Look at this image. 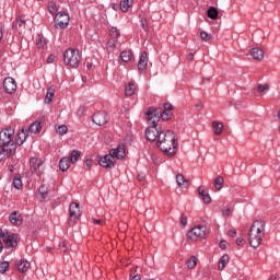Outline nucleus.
<instances>
[{
	"label": "nucleus",
	"instance_id": "obj_46",
	"mask_svg": "<svg viewBox=\"0 0 280 280\" xmlns=\"http://www.w3.org/2000/svg\"><path fill=\"white\" fill-rule=\"evenodd\" d=\"M180 224L184 228L187 226V217L185 214H182Z\"/></svg>",
	"mask_w": 280,
	"mask_h": 280
},
{
	"label": "nucleus",
	"instance_id": "obj_57",
	"mask_svg": "<svg viewBox=\"0 0 280 280\" xmlns=\"http://www.w3.org/2000/svg\"><path fill=\"white\" fill-rule=\"evenodd\" d=\"M84 107H80L77 112V115H84Z\"/></svg>",
	"mask_w": 280,
	"mask_h": 280
},
{
	"label": "nucleus",
	"instance_id": "obj_33",
	"mask_svg": "<svg viewBox=\"0 0 280 280\" xmlns=\"http://www.w3.org/2000/svg\"><path fill=\"white\" fill-rule=\"evenodd\" d=\"M115 47H117V40L116 39H110L107 42V51L110 54L115 51Z\"/></svg>",
	"mask_w": 280,
	"mask_h": 280
},
{
	"label": "nucleus",
	"instance_id": "obj_11",
	"mask_svg": "<svg viewBox=\"0 0 280 280\" xmlns=\"http://www.w3.org/2000/svg\"><path fill=\"white\" fill-rule=\"evenodd\" d=\"M3 89L7 93H14V91H16V81L12 78L4 79Z\"/></svg>",
	"mask_w": 280,
	"mask_h": 280
},
{
	"label": "nucleus",
	"instance_id": "obj_62",
	"mask_svg": "<svg viewBox=\"0 0 280 280\" xmlns=\"http://www.w3.org/2000/svg\"><path fill=\"white\" fill-rule=\"evenodd\" d=\"M132 280H141V277H139V276H133Z\"/></svg>",
	"mask_w": 280,
	"mask_h": 280
},
{
	"label": "nucleus",
	"instance_id": "obj_58",
	"mask_svg": "<svg viewBox=\"0 0 280 280\" xmlns=\"http://www.w3.org/2000/svg\"><path fill=\"white\" fill-rule=\"evenodd\" d=\"M2 38H3V27L0 26V43H1Z\"/></svg>",
	"mask_w": 280,
	"mask_h": 280
},
{
	"label": "nucleus",
	"instance_id": "obj_51",
	"mask_svg": "<svg viewBox=\"0 0 280 280\" xmlns=\"http://www.w3.org/2000/svg\"><path fill=\"white\" fill-rule=\"evenodd\" d=\"M84 164L86 167H93V160L86 159Z\"/></svg>",
	"mask_w": 280,
	"mask_h": 280
},
{
	"label": "nucleus",
	"instance_id": "obj_44",
	"mask_svg": "<svg viewBox=\"0 0 280 280\" xmlns=\"http://www.w3.org/2000/svg\"><path fill=\"white\" fill-rule=\"evenodd\" d=\"M48 10H49L50 14H54L56 12V3L50 2L48 4Z\"/></svg>",
	"mask_w": 280,
	"mask_h": 280
},
{
	"label": "nucleus",
	"instance_id": "obj_21",
	"mask_svg": "<svg viewBox=\"0 0 280 280\" xmlns=\"http://www.w3.org/2000/svg\"><path fill=\"white\" fill-rule=\"evenodd\" d=\"M36 47L37 49H45V47H47V40L45 39V37L40 35L36 37Z\"/></svg>",
	"mask_w": 280,
	"mask_h": 280
},
{
	"label": "nucleus",
	"instance_id": "obj_56",
	"mask_svg": "<svg viewBox=\"0 0 280 280\" xmlns=\"http://www.w3.org/2000/svg\"><path fill=\"white\" fill-rule=\"evenodd\" d=\"M220 248H222V249L226 248V241L220 242Z\"/></svg>",
	"mask_w": 280,
	"mask_h": 280
},
{
	"label": "nucleus",
	"instance_id": "obj_55",
	"mask_svg": "<svg viewBox=\"0 0 280 280\" xmlns=\"http://www.w3.org/2000/svg\"><path fill=\"white\" fill-rule=\"evenodd\" d=\"M5 235H10V233H4L3 230L0 229V237L5 240Z\"/></svg>",
	"mask_w": 280,
	"mask_h": 280
},
{
	"label": "nucleus",
	"instance_id": "obj_5",
	"mask_svg": "<svg viewBox=\"0 0 280 280\" xmlns=\"http://www.w3.org/2000/svg\"><path fill=\"white\" fill-rule=\"evenodd\" d=\"M147 119H148V122L150 124V126L145 130V137L148 141H156V139L159 141V135H161V132H159V129L156 128V124H159L160 121L158 109L155 110L149 109L147 112Z\"/></svg>",
	"mask_w": 280,
	"mask_h": 280
},
{
	"label": "nucleus",
	"instance_id": "obj_37",
	"mask_svg": "<svg viewBox=\"0 0 280 280\" xmlns=\"http://www.w3.org/2000/svg\"><path fill=\"white\" fill-rule=\"evenodd\" d=\"M176 183L178 187H185V183H187V180H185V177L183 175H177Z\"/></svg>",
	"mask_w": 280,
	"mask_h": 280
},
{
	"label": "nucleus",
	"instance_id": "obj_43",
	"mask_svg": "<svg viewBox=\"0 0 280 280\" xmlns=\"http://www.w3.org/2000/svg\"><path fill=\"white\" fill-rule=\"evenodd\" d=\"M202 200L206 205H210L211 202V196L209 195V192H206L205 196L202 197Z\"/></svg>",
	"mask_w": 280,
	"mask_h": 280
},
{
	"label": "nucleus",
	"instance_id": "obj_13",
	"mask_svg": "<svg viewBox=\"0 0 280 280\" xmlns=\"http://www.w3.org/2000/svg\"><path fill=\"white\" fill-rule=\"evenodd\" d=\"M70 218L78 220L82 215V211H80V205L72 202L69 208Z\"/></svg>",
	"mask_w": 280,
	"mask_h": 280
},
{
	"label": "nucleus",
	"instance_id": "obj_14",
	"mask_svg": "<svg viewBox=\"0 0 280 280\" xmlns=\"http://www.w3.org/2000/svg\"><path fill=\"white\" fill-rule=\"evenodd\" d=\"M138 69L140 71H145L148 69V52H142L138 62Z\"/></svg>",
	"mask_w": 280,
	"mask_h": 280
},
{
	"label": "nucleus",
	"instance_id": "obj_20",
	"mask_svg": "<svg viewBox=\"0 0 280 280\" xmlns=\"http://www.w3.org/2000/svg\"><path fill=\"white\" fill-rule=\"evenodd\" d=\"M82 152H80L79 150H73L70 154L69 158V162L73 165L75 164L77 161H79L80 156H81Z\"/></svg>",
	"mask_w": 280,
	"mask_h": 280
},
{
	"label": "nucleus",
	"instance_id": "obj_1",
	"mask_svg": "<svg viewBox=\"0 0 280 280\" xmlns=\"http://www.w3.org/2000/svg\"><path fill=\"white\" fill-rule=\"evenodd\" d=\"M156 144L166 156H174L178 152V140H176V133L172 130L161 131Z\"/></svg>",
	"mask_w": 280,
	"mask_h": 280
},
{
	"label": "nucleus",
	"instance_id": "obj_29",
	"mask_svg": "<svg viewBox=\"0 0 280 280\" xmlns=\"http://www.w3.org/2000/svg\"><path fill=\"white\" fill-rule=\"evenodd\" d=\"M131 59H132V52L131 51H122L120 54V60H122V62H130Z\"/></svg>",
	"mask_w": 280,
	"mask_h": 280
},
{
	"label": "nucleus",
	"instance_id": "obj_3",
	"mask_svg": "<svg viewBox=\"0 0 280 280\" xmlns=\"http://www.w3.org/2000/svg\"><path fill=\"white\" fill-rule=\"evenodd\" d=\"M249 244L252 248H259L264 236L266 235V222L262 220H256L249 229Z\"/></svg>",
	"mask_w": 280,
	"mask_h": 280
},
{
	"label": "nucleus",
	"instance_id": "obj_7",
	"mask_svg": "<svg viewBox=\"0 0 280 280\" xmlns=\"http://www.w3.org/2000/svg\"><path fill=\"white\" fill-rule=\"evenodd\" d=\"M207 235V226L205 225H196L187 233L188 240L191 242H198V240H203Z\"/></svg>",
	"mask_w": 280,
	"mask_h": 280
},
{
	"label": "nucleus",
	"instance_id": "obj_49",
	"mask_svg": "<svg viewBox=\"0 0 280 280\" xmlns=\"http://www.w3.org/2000/svg\"><path fill=\"white\" fill-rule=\"evenodd\" d=\"M198 194H199V196H201V198H203L205 195L208 192L205 190V188L200 187V188H198Z\"/></svg>",
	"mask_w": 280,
	"mask_h": 280
},
{
	"label": "nucleus",
	"instance_id": "obj_32",
	"mask_svg": "<svg viewBox=\"0 0 280 280\" xmlns=\"http://www.w3.org/2000/svg\"><path fill=\"white\" fill-rule=\"evenodd\" d=\"M109 36H110L112 40H117V38H119V28L112 27L109 31Z\"/></svg>",
	"mask_w": 280,
	"mask_h": 280
},
{
	"label": "nucleus",
	"instance_id": "obj_45",
	"mask_svg": "<svg viewBox=\"0 0 280 280\" xmlns=\"http://www.w3.org/2000/svg\"><path fill=\"white\" fill-rule=\"evenodd\" d=\"M140 23H141L142 30H144V32H148V24H145V18H140Z\"/></svg>",
	"mask_w": 280,
	"mask_h": 280
},
{
	"label": "nucleus",
	"instance_id": "obj_53",
	"mask_svg": "<svg viewBox=\"0 0 280 280\" xmlns=\"http://www.w3.org/2000/svg\"><path fill=\"white\" fill-rule=\"evenodd\" d=\"M173 106L170 103L164 104V110H172Z\"/></svg>",
	"mask_w": 280,
	"mask_h": 280
},
{
	"label": "nucleus",
	"instance_id": "obj_64",
	"mask_svg": "<svg viewBox=\"0 0 280 280\" xmlns=\"http://www.w3.org/2000/svg\"><path fill=\"white\" fill-rule=\"evenodd\" d=\"M138 179H139V180H143V176L139 175V176H138Z\"/></svg>",
	"mask_w": 280,
	"mask_h": 280
},
{
	"label": "nucleus",
	"instance_id": "obj_10",
	"mask_svg": "<svg viewBox=\"0 0 280 280\" xmlns=\"http://www.w3.org/2000/svg\"><path fill=\"white\" fill-rule=\"evenodd\" d=\"M4 244L7 248H14L19 244V235L16 234H7L4 236Z\"/></svg>",
	"mask_w": 280,
	"mask_h": 280
},
{
	"label": "nucleus",
	"instance_id": "obj_39",
	"mask_svg": "<svg viewBox=\"0 0 280 280\" xmlns=\"http://www.w3.org/2000/svg\"><path fill=\"white\" fill-rule=\"evenodd\" d=\"M221 213L223 218H228L229 215H231V213H233V211L229 207H223Z\"/></svg>",
	"mask_w": 280,
	"mask_h": 280
},
{
	"label": "nucleus",
	"instance_id": "obj_16",
	"mask_svg": "<svg viewBox=\"0 0 280 280\" xmlns=\"http://www.w3.org/2000/svg\"><path fill=\"white\" fill-rule=\"evenodd\" d=\"M71 164L72 163L69 161V158L65 156L59 162V170L61 172H67V170H69V167H71Z\"/></svg>",
	"mask_w": 280,
	"mask_h": 280
},
{
	"label": "nucleus",
	"instance_id": "obj_25",
	"mask_svg": "<svg viewBox=\"0 0 280 280\" xmlns=\"http://www.w3.org/2000/svg\"><path fill=\"white\" fill-rule=\"evenodd\" d=\"M218 14L219 12H218V9H215V7H211L207 11V16L209 19H212V21H215V19H218Z\"/></svg>",
	"mask_w": 280,
	"mask_h": 280
},
{
	"label": "nucleus",
	"instance_id": "obj_4",
	"mask_svg": "<svg viewBox=\"0 0 280 280\" xmlns=\"http://www.w3.org/2000/svg\"><path fill=\"white\" fill-rule=\"evenodd\" d=\"M115 159H126V147L119 144L116 149H112L109 154L100 159L98 164L105 170H113V167H115Z\"/></svg>",
	"mask_w": 280,
	"mask_h": 280
},
{
	"label": "nucleus",
	"instance_id": "obj_52",
	"mask_svg": "<svg viewBox=\"0 0 280 280\" xmlns=\"http://www.w3.org/2000/svg\"><path fill=\"white\" fill-rule=\"evenodd\" d=\"M228 235H229L230 237H235V235H237V231H235V230H230V231L228 232Z\"/></svg>",
	"mask_w": 280,
	"mask_h": 280
},
{
	"label": "nucleus",
	"instance_id": "obj_61",
	"mask_svg": "<svg viewBox=\"0 0 280 280\" xmlns=\"http://www.w3.org/2000/svg\"><path fill=\"white\" fill-rule=\"evenodd\" d=\"M188 60H194V54L188 55Z\"/></svg>",
	"mask_w": 280,
	"mask_h": 280
},
{
	"label": "nucleus",
	"instance_id": "obj_54",
	"mask_svg": "<svg viewBox=\"0 0 280 280\" xmlns=\"http://www.w3.org/2000/svg\"><path fill=\"white\" fill-rule=\"evenodd\" d=\"M55 58H56V57H55L54 55H50V56L47 58L48 65H51V62H54Z\"/></svg>",
	"mask_w": 280,
	"mask_h": 280
},
{
	"label": "nucleus",
	"instance_id": "obj_59",
	"mask_svg": "<svg viewBox=\"0 0 280 280\" xmlns=\"http://www.w3.org/2000/svg\"><path fill=\"white\" fill-rule=\"evenodd\" d=\"M197 110H202V103L196 105Z\"/></svg>",
	"mask_w": 280,
	"mask_h": 280
},
{
	"label": "nucleus",
	"instance_id": "obj_23",
	"mask_svg": "<svg viewBox=\"0 0 280 280\" xmlns=\"http://www.w3.org/2000/svg\"><path fill=\"white\" fill-rule=\"evenodd\" d=\"M132 8V0H121L120 1V10L122 12H128Z\"/></svg>",
	"mask_w": 280,
	"mask_h": 280
},
{
	"label": "nucleus",
	"instance_id": "obj_15",
	"mask_svg": "<svg viewBox=\"0 0 280 280\" xmlns=\"http://www.w3.org/2000/svg\"><path fill=\"white\" fill-rule=\"evenodd\" d=\"M30 165H31L32 172H36V170H40V167L43 166V160L37 158H32L30 160Z\"/></svg>",
	"mask_w": 280,
	"mask_h": 280
},
{
	"label": "nucleus",
	"instance_id": "obj_31",
	"mask_svg": "<svg viewBox=\"0 0 280 280\" xmlns=\"http://www.w3.org/2000/svg\"><path fill=\"white\" fill-rule=\"evenodd\" d=\"M13 187L15 189H22L23 188V182L21 180V175H18L13 178Z\"/></svg>",
	"mask_w": 280,
	"mask_h": 280
},
{
	"label": "nucleus",
	"instance_id": "obj_34",
	"mask_svg": "<svg viewBox=\"0 0 280 280\" xmlns=\"http://www.w3.org/2000/svg\"><path fill=\"white\" fill-rule=\"evenodd\" d=\"M69 131V128L67 127V125H60L57 127L56 132H58V135H67V132Z\"/></svg>",
	"mask_w": 280,
	"mask_h": 280
},
{
	"label": "nucleus",
	"instance_id": "obj_42",
	"mask_svg": "<svg viewBox=\"0 0 280 280\" xmlns=\"http://www.w3.org/2000/svg\"><path fill=\"white\" fill-rule=\"evenodd\" d=\"M200 38H201L202 40H211V35H209V33L202 31V32L200 33Z\"/></svg>",
	"mask_w": 280,
	"mask_h": 280
},
{
	"label": "nucleus",
	"instance_id": "obj_38",
	"mask_svg": "<svg viewBox=\"0 0 280 280\" xmlns=\"http://www.w3.org/2000/svg\"><path fill=\"white\" fill-rule=\"evenodd\" d=\"M159 112V117L163 120V121H167V119H170V113L167 112H162L156 109Z\"/></svg>",
	"mask_w": 280,
	"mask_h": 280
},
{
	"label": "nucleus",
	"instance_id": "obj_40",
	"mask_svg": "<svg viewBox=\"0 0 280 280\" xmlns=\"http://www.w3.org/2000/svg\"><path fill=\"white\" fill-rule=\"evenodd\" d=\"M47 186H45V185H42L40 187H39V194L42 195V198H47Z\"/></svg>",
	"mask_w": 280,
	"mask_h": 280
},
{
	"label": "nucleus",
	"instance_id": "obj_28",
	"mask_svg": "<svg viewBox=\"0 0 280 280\" xmlns=\"http://www.w3.org/2000/svg\"><path fill=\"white\" fill-rule=\"evenodd\" d=\"M229 264V255L224 254L220 260H219V270H222L223 268H226V265Z\"/></svg>",
	"mask_w": 280,
	"mask_h": 280
},
{
	"label": "nucleus",
	"instance_id": "obj_27",
	"mask_svg": "<svg viewBox=\"0 0 280 280\" xmlns=\"http://www.w3.org/2000/svg\"><path fill=\"white\" fill-rule=\"evenodd\" d=\"M222 187H224V178L222 176H218L214 179V189H217V191H220Z\"/></svg>",
	"mask_w": 280,
	"mask_h": 280
},
{
	"label": "nucleus",
	"instance_id": "obj_36",
	"mask_svg": "<svg viewBox=\"0 0 280 280\" xmlns=\"http://www.w3.org/2000/svg\"><path fill=\"white\" fill-rule=\"evenodd\" d=\"M8 268H10V262L2 261L0 264V272H1V275H5V272H8Z\"/></svg>",
	"mask_w": 280,
	"mask_h": 280
},
{
	"label": "nucleus",
	"instance_id": "obj_19",
	"mask_svg": "<svg viewBox=\"0 0 280 280\" xmlns=\"http://www.w3.org/2000/svg\"><path fill=\"white\" fill-rule=\"evenodd\" d=\"M42 128L43 127L40 126V122L35 121L30 125V127L27 128V131L31 133H36V132H40Z\"/></svg>",
	"mask_w": 280,
	"mask_h": 280
},
{
	"label": "nucleus",
	"instance_id": "obj_24",
	"mask_svg": "<svg viewBox=\"0 0 280 280\" xmlns=\"http://www.w3.org/2000/svg\"><path fill=\"white\" fill-rule=\"evenodd\" d=\"M137 91V85H135L133 82H130L126 88H125V94L126 95H135V92Z\"/></svg>",
	"mask_w": 280,
	"mask_h": 280
},
{
	"label": "nucleus",
	"instance_id": "obj_22",
	"mask_svg": "<svg viewBox=\"0 0 280 280\" xmlns=\"http://www.w3.org/2000/svg\"><path fill=\"white\" fill-rule=\"evenodd\" d=\"M55 93H56V91L54 90V88H48L46 97H45V104H51V102H54Z\"/></svg>",
	"mask_w": 280,
	"mask_h": 280
},
{
	"label": "nucleus",
	"instance_id": "obj_2",
	"mask_svg": "<svg viewBox=\"0 0 280 280\" xmlns=\"http://www.w3.org/2000/svg\"><path fill=\"white\" fill-rule=\"evenodd\" d=\"M14 153V129L9 127L0 131V163Z\"/></svg>",
	"mask_w": 280,
	"mask_h": 280
},
{
	"label": "nucleus",
	"instance_id": "obj_50",
	"mask_svg": "<svg viewBox=\"0 0 280 280\" xmlns=\"http://www.w3.org/2000/svg\"><path fill=\"white\" fill-rule=\"evenodd\" d=\"M59 247L61 248V250H62L63 253H67V244H66L65 242L59 243Z\"/></svg>",
	"mask_w": 280,
	"mask_h": 280
},
{
	"label": "nucleus",
	"instance_id": "obj_47",
	"mask_svg": "<svg viewBox=\"0 0 280 280\" xmlns=\"http://www.w3.org/2000/svg\"><path fill=\"white\" fill-rule=\"evenodd\" d=\"M236 244H237V246H244V244H245L244 237H237Z\"/></svg>",
	"mask_w": 280,
	"mask_h": 280
},
{
	"label": "nucleus",
	"instance_id": "obj_12",
	"mask_svg": "<svg viewBox=\"0 0 280 280\" xmlns=\"http://www.w3.org/2000/svg\"><path fill=\"white\" fill-rule=\"evenodd\" d=\"M30 137V132L27 131V129L23 128L19 133H18V138L14 142V148H16V145H23L24 141H27V138Z\"/></svg>",
	"mask_w": 280,
	"mask_h": 280
},
{
	"label": "nucleus",
	"instance_id": "obj_63",
	"mask_svg": "<svg viewBox=\"0 0 280 280\" xmlns=\"http://www.w3.org/2000/svg\"><path fill=\"white\" fill-rule=\"evenodd\" d=\"M92 67H93V65H91V63H88V65H86V68H88V69H92Z\"/></svg>",
	"mask_w": 280,
	"mask_h": 280
},
{
	"label": "nucleus",
	"instance_id": "obj_8",
	"mask_svg": "<svg viewBox=\"0 0 280 280\" xmlns=\"http://www.w3.org/2000/svg\"><path fill=\"white\" fill-rule=\"evenodd\" d=\"M56 27H60V30H65L69 26L70 18L67 12H58L55 16Z\"/></svg>",
	"mask_w": 280,
	"mask_h": 280
},
{
	"label": "nucleus",
	"instance_id": "obj_6",
	"mask_svg": "<svg viewBox=\"0 0 280 280\" xmlns=\"http://www.w3.org/2000/svg\"><path fill=\"white\" fill-rule=\"evenodd\" d=\"M82 60V57L80 56V50L69 48L63 54V62L68 67H72L73 69H77V67H80V61Z\"/></svg>",
	"mask_w": 280,
	"mask_h": 280
},
{
	"label": "nucleus",
	"instance_id": "obj_18",
	"mask_svg": "<svg viewBox=\"0 0 280 280\" xmlns=\"http://www.w3.org/2000/svg\"><path fill=\"white\" fill-rule=\"evenodd\" d=\"M30 261L23 259V260H20L19 264H18V270L20 272H27V270H30Z\"/></svg>",
	"mask_w": 280,
	"mask_h": 280
},
{
	"label": "nucleus",
	"instance_id": "obj_30",
	"mask_svg": "<svg viewBox=\"0 0 280 280\" xmlns=\"http://www.w3.org/2000/svg\"><path fill=\"white\" fill-rule=\"evenodd\" d=\"M9 220H10L11 224H19V222L21 220V214L16 213V212H12L9 217Z\"/></svg>",
	"mask_w": 280,
	"mask_h": 280
},
{
	"label": "nucleus",
	"instance_id": "obj_35",
	"mask_svg": "<svg viewBox=\"0 0 280 280\" xmlns=\"http://www.w3.org/2000/svg\"><path fill=\"white\" fill-rule=\"evenodd\" d=\"M198 261L196 260V256H191L188 260H187V267L192 270V268L195 266H197Z\"/></svg>",
	"mask_w": 280,
	"mask_h": 280
},
{
	"label": "nucleus",
	"instance_id": "obj_60",
	"mask_svg": "<svg viewBox=\"0 0 280 280\" xmlns=\"http://www.w3.org/2000/svg\"><path fill=\"white\" fill-rule=\"evenodd\" d=\"M102 220H98V219H94V224H102Z\"/></svg>",
	"mask_w": 280,
	"mask_h": 280
},
{
	"label": "nucleus",
	"instance_id": "obj_41",
	"mask_svg": "<svg viewBox=\"0 0 280 280\" xmlns=\"http://www.w3.org/2000/svg\"><path fill=\"white\" fill-rule=\"evenodd\" d=\"M268 89H270V86H268V84H259L258 86H257V91H258V93H264L265 91H268Z\"/></svg>",
	"mask_w": 280,
	"mask_h": 280
},
{
	"label": "nucleus",
	"instance_id": "obj_48",
	"mask_svg": "<svg viewBox=\"0 0 280 280\" xmlns=\"http://www.w3.org/2000/svg\"><path fill=\"white\" fill-rule=\"evenodd\" d=\"M18 24L20 27H25V20H23V18H19L18 19Z\"/></svg>",
	"mask_w": 280,
	"mask_h": 280
},
{
	"label": "nucleus",
	"instance_id": "obj_9",
	"mask_svg": "<svg viewBox=\"0 0 280 280\" xmlns=\"http://www.w3.org/2000/svg\"><path fill=\"white\" fill-rule=\"evenodd\" d=\"M92 121L96 124V126H105L108 122V115L106 112H100L93 115Z\"/></svg>",
	"mask_w": 280,
	"mask_h": 280
},
{
	"label": "nucleus",
	"instance_id": "obj_17",
	"mask_svg": "<svg viewBox=\"0 0 280 280\" xmlns=\"http://www.w3.org/2000/svg\"><path fill=\"white\" fill-rule=\"evenodd\" d=\"M250 54L254 60H264V50H261L260 48H253L250 50Z\"/></svg>",
	"mask_w": 280,
	"mask_h": 280
},
{
	"label": "nucleus",
	"instance_id": "obj_26",
	"mask_svg": "<svg viewBox=\"0 0 280 280\" xmlns=\"http://www.w3.org/2000/svg\"><path fill=\"white\" fill-rule=\"evenodd\" d=\"M212 128L214 135H222V129L224 128V125H222V122L213 121Z\"/></svg>",
	"mask_w": 280,
	"mask_h": 280
}]
</instances>
